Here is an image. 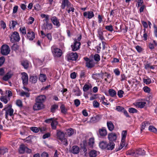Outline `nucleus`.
Returning <instances> with one entry per match:
<instances>
[{"label": "nucleus", "mask_w": 157, "mask_h": 157, "mask_svg": "<svg viewBox=\"0 0 157 157\" xmlns=\"http://www.w3.org/2000/svg\"><path fill=\"white\" fill-rule=\"evenodd\" d=\"M18 7L17 6H15L13 7V14L17 12L18 9Z\"/></svg>", "instance_id": "nucleus-63"}, {"label": "nucleus", "mask_w": 157, "mask_h": 157, "mask_svg": "<svg viewBox=\"0 0 157 157\" xmlns=\"http://www.w3.org/2000/svg\"><path fill=\"white\" fill-rule=\"evenodd\" d=\"M80 151L79 147L77 146L74 145L72 147L70 150V151L72 153L74 154H78Z\"/></svg>", "instance_id": "nucleus-20"}, {"label": "nucleus", "mask_w": 157, "mask_h": 157, "mask_svg": "<svg viewBox=\"0 0 157 157\" xmlns=\"http://www.w3.org/2000/svg\"><path fill=\"white\" fill-rule=\"evenodd\" d=\"M101 103L105 105H107L109 104V102L106 100V99H102Z\"/></svg>", "instance_id": "nucleus-57"}, {"label": "nucleus", "mask_w": 157, "mask_h": 157, "mask_svg": "<svg viewBox=\"0 0 157 157\" xmlns=\"http://www.w3.org/2000/svg\"><path fill=\"white\" fill-rule=\"evenodd\" d=\"M60 140L62 143L65 145H68L67 141V139L64 137L62 139Z\"/></svg>", "instance_id": "nucleus-56"}, {"label": "nucleus", "mask_w": 157, "mask_h": 157, "mask_svg": "<svg viewBox=\"0 0 157 157\" xmlns=\"http://www.w3.org/2000/svg\"><path fill=\"white\" fill-rule=\"evenodd\" d=\"M21 95L22 96H25L26 97H29V94L28 92H26L23 91L21 92Z\"/></svg>", "instance_id": "nucleus-53"}, {"label": "nucleus", "mask_w": 157, "mask_h": 157, "mask_svg": "<svg viewBox=\"0 0 157 157\" xmlns=\"http://www.w3.org/2000/svg\"><path fill=\"white\" fill-rule=\"evenodd\" d=\"M83 15L85 17L89 19H91L94 16L93 12L91 11L84 12Z\"/></svg>", "instance_id": "nucleus-17"}, {"label": "nucleus", "mask_w": 157, "mask_h": 157, "mask_svg": "<svg viewBox=\"0 0 157 157\" xmlns=\"http://www.w3.org/2000/svg\"><path fill=\"white\" fill-rule=\"evenodd\" d=\"M26 37L29 40H33L35 38V34L31 29H29L27 30Z\"/></svg>", "instance_id": "nucleus-10"}, {"label": "nucleus", "mask_w": 157, "mask_h": 157, "mask_svg": "<svg viewBox=\"0 0 157 157\" xmlns=\"http://www.w3.org/2000/svg\"><path fill=\"white\" fill-rule=\"evenodd\" d=\"M149 130L151 132H156L157 131L156 128L153 126H150L149 127Z\"/></svg>", "instance_id": "nucleus-48"}, {"label": "nucleus", "mask_w": 157, "mask_h": 157, "mask_svg": "<svg viewBox=\"0 0 157 157\" xmlns=\"http://www.w3.org/2000/svg\"><path fill=\"white\" fill-rule=\"evenodd\" d=\"M74 103L75 106L76 107H78L80 104V101L79 100L76 99L74 100Z\"/></svg>", "instance_id": "nucleus-61"}, {"label": "nucleus", "mask_w": 157, "mask_h": 157, "mask_svg": "<svg viewBox=\"0 0 157 157\" xmlns=\"http://www.w3.org/2000/svg\"><path fill=\"white\" fill-rule=\"evenodd\" d=\"M58 122L56 120H53L51 123V126L52 129H56V126L58 124Z\"/></svg>", "instance_id": "nucleus-32"}, {"label": "nucleus", "mask_w": 157, "mask_h": 157, "mask_svg": "<svg viewBox=\"0 0 157 157\" xmlns=\"http://www.w3.org/2000/svg\"><path fill=\"white\" fill-rule=\"evenodd\" d=\"M128 112L130 113H137L138 110L134 108L131 107L128 109Z\"/></svg>", "instance_id": "nucleus-43"}, {"label": "nucleus", "mask_w": 157, "mask_h": 157, "mask_svg": "<svg viewBox=\"0 0 157 157\" xmlns=\"http://www.w3.org/2000/svg\"><path fill=\"white\" fill-rule=\"evenodd\" d=\"M144 82L146 84H149L151 82V80L150 78L145 79H144Z\"/></svg>", "instance_id": "nucleus-60"}, {"label": "nucleus", "mask_w": 157, "mask_h": 157, "mask_svg": "<svg viewBox=\"0 0 157 157\" xmlns=\"http://www.w3.org/2000/svg\"><path fill=\"white\" fill-rule=\"evenodd\" d=\"M23 140L25 142H26L27 143H30L31 142V139L30 136H29L26 138L23 139Z\"/></svg>", "instance_id": "nucleus-49"}, {"label": "nucleus", "mask_w": 157, "mask_h": 157, "mask_svg": "<svg viewBox=\"0 0 157 157\" xmlns=\"http://www.w3.org/2000/svg\"><path fill=\"white\" fill-rule=\"evenodd\" d=\"M37 77L36 76H31L29 78L30 81L33 83H36L37 81Z\"/></svg>", "instance_id": "nucleus-34"}, {"label": "nucleus", "mask_w": 157, "mask_h": 157, "mask_svg": "<svg viewBox=\"0 0 157 157\" xmlns=\"http://www.w3.org/2000/svg\"><path fill=\"white\" fill-rule=\"evenodd\" d=\"M116 110L118 112H123L124 108L122 106H118L116 107Z\"/></svg>", "instance_id": "nucleus-51"}, {"label": "nucleus", "mask_w": 157, "mask_h": 157, "mask_svg": "<svg viewBox=\"0 0 157 157\" xmlns=\"http://www.w3.org/2000/svg\"><path fill=\"white\" fill-rule=\"evenodd\" d=\"M30 130L34 132L37 133L39 131V128L32 127L30 128Z\"/></svg>", "instance_id": "nucleus-45"}, {"label": "nucleus", "mask_w": 157, "mask_h": 157, "mask_svg": "<svg viewBox=\"0 0 157 157\" xmlns=\"http://www.w3.org/2000/svg\"><path fill=\"white\" fill-rule=\"evenodd\" d=\"M0 22L1 27L3 29H5L6 28V23L2 20Z\"/></svg>", "instance_id": "nucleus-58"}, {"label": "nucleus", "mask_w": 157, "mask_h": 157, "mask_svg": "<svg viewBox=\"0 0 157 157\" xmlns=\"http://www.w3.org/2000/svg\"><path fill=\"white\" fill-rule=\"evenodd\" d=\"M94 143V138H90L88 143V147L91 148H93Z\"/></svg>", "instance_id": "nucleus-29"}, {"label": "nucleus", "mask_w": 157, "mask_h": 157, "mask_svg": "<svg viewBox=\"0 0 157 157\" xmlns=\"http://www.w3.org/2000/svg\"><path fill=\"white\" fill-rule=\"evenodd\" d=\"M81 43L79 42H77L76 39H74V42L73 44L71 45V47L72 51H76L79 49Z\"/></svg>", "instance_id": "nucleus-8"}, {"label": "nucleus", "mask_w": 157, "mask_h": 157, "mask_svg": "<svg viewBox=\"0 0 157 157\" xmlns=\"http://www.w3.org/2000/svg\"><path fill=\"white\" fill-rule=\"evenodd\" d=\"M58 108V105L56 104L52 105L51 107V112L52 113H55Z\"/></svg>", "instance_id": "nucleus-35"}, {"label": "nucleus", "mask_w": 157, "mask_h": 157, "mask_svg": "<svg viewBox=\"0 0 157 157\" xmlns=\"http://www.w3.org/2000/svg\"><path fill=\"white\" fill-rule=\"evenodd\" d=\"M10 48L8 45L4 44L2 46L1 51V53L2 55L6 56L10 53Z\"/></svg>", "instance_id": "nucleus-6"}, {"label": "nucleus", "mask_w": 157, "mask_h": 157, "mask_svg": "<svg viewBox=\"0 0 157 157\" xmlns=\"http://www.w3.org/2000/svg\"><path fill=\"white\" fill-rule=\"evenodd\" d=\"M52 52L54 55L57 57H60L62 54V52L61 49L53 46L51 48Z\"/></svg>", "instance_id": "nucleus-4"}, {"label": "nucleus", "mask_w": 157, "mask_h": 157, "mask_svg": "<svg viewBox=\"0 0 157 157\" xmlns=\"http://www.w3.org/2000/svg\"><path fill=\"white\" fill-rule=\"evenodd\" d=\"M45 37L48 39L49 40V42L52 41V34L51 33H48L45 35Z\"/></svg>", "instance_id": "nucleus-52"}, {"label": "nucleus", "mask_w": 157, "mask_h": 157, "mask_svg": "<svg viewBox=\"0 0 157 157\" xmlns=\"http://www.w3.org/2000/svg\"><path fill=\"white\" fill-rule=\"evenodd\" d=\"M127 134V132L126 130H124L121 133L122 135V140H125Z\"/></svg>", "instance_id": "nucleus-44"}, {"label": "nucleus", "mask_w": 157, "mask_h": 157, "mask_svg": "<svg viewBox=\"0 0 157 157\" xmlns=\"http://www.w3.org/2000/svg\"><path fill=\"white\" fill-rule=\"evenodd\" d=\"M0 94L1 96L0 98H6V93L5 91H3L2 90L0 89Z\"/></svg>", "instance_id": "nucleus-40"}, {"label": "nucleus", "mask_w": 157, "mask_h": 157, "mask_svg": "<svg viewBox=\"0 0 157 157\" xmlns=\"http://www.w3.org/2000/svg\"><path fill=\"white\" fill-rule=\"evenodd\" d=\"M11 22L12 28L13 29H14L15 27V26L17 24V21H12Z\"/></svg>", "instance_id": "nucleus-62"}, {"label": "nucleus", "mask_w": 157, "mask_h": 157, "mask_svg": "<svg viewBox=\"0 0 157 157\" xmlns=\"http://www.w3.org/2000/svg\"><path fill=\"white\" fill-rule=\"evenodd\" d=\"M16 105L19 107H21L23 106L22 101L20 99H17L16 101Z\"/></svg>", "instance_id": "nucleus-47"}, {"label": "nucleus", "mask_w": 157, "mask_h": 157, "mask_svg": "<svg viewBox=\"0 0 157 157\" xmlns=\"http://www.w3.org/2000/svg\"><path fill=\"white\" fill-rule=\"evenodd\" d=\"M42 27L43 29L50 30L52 28L53 25L51 23L48 22L43 24Z\"/></svg>", "instance_id": "nucleus-16"}, {"label": "nucleus", "mask_w": 157, "mask_h": 157, "mask_svg": "<svg viewBox=\"0 0 157 157\" xmlns=\"http://www.w3.org/2000/svg\"><path fill=\"white\" fill-rule=\"evenodd\" d=\"M99 75L103 79L104 78L105 81L108 82L107 79L110 78V75L106 72L102 73L99 74Z\"/></svg>", "instance_id": "nucleus-18"}, {"label": "nucleus", "mask_w": 157, "mask_h": 157, "mask_svg": "<svg viewBox=\"0 0 157 157\" xmlns=\"http://www.w3.org/2000/svg\"><path fill=\"white\" fill-rule=\"evenodd\" d=\"M107 142L102 141L99 144V146L102 149H106L107 147Z\"/></svg>", "instance_id": "nucleus-25"}, {"label": "nucleus", "mask_w": 157, "mask_h": 157, "mask_svg": "<svg viewBox=\"0 0 157 157\" xmlns=\"http://www.w3.org/2000/svg\"><path fill=\"white\" fill-rule=\"evenodd\" d=\"M83 59L86 62V66L87 68H91L94 66L95 63L92 59L87 57H84Z\"/></svg>", "instance_id": "nucleus-5"}, {"label": "nucleus", "mask_w": 157, "mask_h": 157, "mask_svg": "<svg viewBox=\"0 0 157 157\" xmlns=\"http://www.w3.org/2000/svg\"><path fill=\"white\" fill-rule=\"evenodd\" d=\"M91 157H95L97 155V151L94 150L91 151L89 153Z\"/></svg>", "instance_id": "nucleus-37"}, {"label": "nucleus", "mask_w": 157, "mask_h": 157, "mask_svg": "<svg viewBox=\"0 0 157 157\" xmlns=\"http://www.w3.org/2000/svg\"><path fill=\"white\" fill-rule=\"evenodd\" d=\"M66 133L68 136H71L74 133V129L72 128H70L67 130Z\"/></svg>", "instance_id": "nucleus-36"}, {"label": "nucleus", "mask_w": 157, "mask_h": 157, "mask_svg": "<svg viewBox=\"0 0 157 157\" xmlns=\"http://www.w3.org/2000/svg\"><path fill=\"white\" fill-rule=\"evenodd\" d=\"M78 57V55L76 53H71L67 56V59L68 60H72L73 61H75L77 59Z\"/></svg>", "instance_id": "nucleus-13"}, {"label": "nucleus", "mask_w": 157, "mask_h": 157, "mask_svg": "<svg viewBox=\"0 0 157 157\" xmlns=\"http://www.w3.org/2000/svg\"><path fill=\"white\" fill-rule=\"evenodd\" d=\"M124 94V92L122 90H119L118 91L117 95L119 98H122L123 97V94Z\"/></svg>", "instance_id": "nucleus-50"}, {"label": "nucleus", "mask_w": 157, "mask_h": 157, "mask_svg": "<svg viewBox=\"0 0 157 157\" xmlns=\"http://www.w3.org/2000/svg\"><path fill=\"white\" fill-rule=\"evenodd\" d=\"M145 152L144 150L141 148L137 149L135 151L133 150L128 151L127 154L135 156H138L139 155H143L145 154Z\"/></svg>", "instance_id": "nucleus-2"}, {"label": "nucleus", "mask_w": 157, "mask_h": 157, "mask_svg": "<svg viewBox=\"0 0 157 157\" xmlns=\"http://www.w3.org/2000/svg\"><path fill=\"white\" fill-rule=\"evenodd\" d=\"M45 99H36V103L33 106V109L34 110H38L44 108L43 103L44 102Z\"/></svg>", "instance_id": "nucleus-1"}, {"label": "nucleus", "mask_w": 157, "mask_h": 157, "mask_svg": "<svg viewBox=\"0 0 157 157\" xmlns=\"http://www.w3.org/2000/svg\"><path fill=\"white\" fill-rule=\"evenodd\" d=\"M105 28L108 31L111 32H112L113 30V26L111 25L106 26H105Z\"/></svg>", "instance_id": "nucleus-55"}, {"label": "nucleus", "mask_w": 157, "mask_h": 157, "mask_svg": "<svg viewBox=\"0 0 157 157\" xmlns=\"http://www.w3.org/2000/svg\"><path fill=\"white\" fill-rule=\"evenodd\" d=\"M115 144L113 142H107L106 149L109 150H113Z\"/></svg>", "instance_id": "nucleus-23"}, {"label": "nucleus", "mask_w": 157, "mask_h": 157, "mask_svg": "<svg viewBox=\"0 0 157 157\" xmlns=\"http://www.w3.org/2000/svg\"><path fill=\"white\" fill-rule=\"evenodd\" d=\"M107 132L106 128L105 127H102L99 129V134L100 137L104 138L107 135Z\"/></svg>", "instance_id": "nucleus-12"}, {"label": "nucleus", "mask_w": 157, "mask_h": 157, "mask_svg": "<svg viewBox=\"0 0 157 157\" xmlns=\"http://www.w3.org/2000/svg\"><path fill=\"white\" fill-rule=\"evenodd\" d=\"M22 75L21 78L22 80V83L24 86L28 84V76L27 73L25 72H22Z\"/></svg>", "instance_id": "nucleus-9"}, {"label": "nucleus", "mask_w": 157, "mask_h": 157, "mask_svg": "<svg viewBox=\"0 0 157 157\" xmlns=\"http://www.w3.org/2000/svg\"><path fill=\"white\" fill-rule=\"evenodd\" d=\"M6 93V97H10L12 96V93L11 91L9 90H6L5 91Z\"/></svg>", "instance_id": "nucleus-59"}, {"label": "nucleus", "mask_w": 157, "mask_h": 157, "mask_svg": "<svg viewBox=\"0 0 157 157\" xmlns=\"http://www.w3.org/2000/svg\"><path fill=\"white\" fill-rule=\"evenodd\" d=\"M19 30L21 33H22V35L25 36L27 34L25 28V26L20 27L19 29Z\"/></svg>", "instance_id": "nucleus-38"}, {"label": "nucleus", "mask_w": 157, "mask_h": 157, "mask_svg": "<svg viewBox=\"0 0 157 157\" xmlns=\"http://www.w3.org/2000/svg\"><path fill=\"white\" fill-rule=\"evenodd\" d=\"M21 65L24 68L27 69L29 67V63L27 61H24L21 63Z\"/></svg>", "instance_id": "nucleus-46"}, {"label": "nucleus", "mask_w": 157, "mask_h": 157, "mask_svg": "<svg viewBox=\"0 0 157 157\" xmlns=\"http://www.w3.org/2000/svg\"><path fill=\"white\" fill-rule=\"evenodd\" d=\"M104 31H101L99 32V37L101 41L102 44H100L99 46V48L100 49L102 48V50L105 49V44H106L105 41V39L103 36V32Z\"/></svg>", "instance_id": "nucleus-7"}, {"label": "nucleus", "mask_w": 157, "mask_h": 157, "mask_svg": "<svg viewBox=\"0 0 157 157\" xmlns=\"http://www.w3.org/2000/svg\"><path fill=\"white\" fill-rule=\"evenodd\" d=\"M92 86L91 85H90L87 84H85L83 88V90L84 91H88L90 88H91Z\"/></svg>", "instance_id": "nucleus-42"}, {"label": "nucleus", "mask_w": 157, "mask_h": 157, "mask_svg": "<svg viewBox=\"0 0 157 157\" xmlns=\"http://www.w3.org/2000/svg\"><path fill=\"white\" fill-rule=\"evenodd\" d=\"M109 95L112 97H115L117 96V92L113 89H110L108 91Z\"/></svg>", "instance_id": "nucleus-27"}, {"label": "nucleus", "mask_w": 157, "mask_h": 157, "mask_svg": "<svg viewBox=\"0 0 157 157\" xmlns=\"http://www.w3.org/2000/svg\"><path fill=\"white\" fill-rule=\"evenodd\" d=\"M3 110L5 111L6 113L11 117L13 115L14 110L11 108L8 109L7 108H5L2 109V111Z\"/></svg>", "instance_id": "nucleus-19"}, {"label": "nucleus", "mask_w": 157, "mask_h": 157, "mask_svg": "<svg viewBox=\"0 0 157 157\" xmlns=\"http://www.w3.org/2000/svg\"><path fill=\"white\" fill-rule=\"evenodd\" d=\"M8 149L5 147H0V155H3L6 153L8 152Z\"/></svg>", "instance_id": "nucleus-30"}, {"label": "nucleus", "mask_w": 157, "mask_h": 157, "mask_svg": "<svg viewBox=\"0 0 157 157\" xmlns=\"http://www.w3.org/2000/svg\"><path fill=\"white\" fill-rule=\"evenodd\" d=\"M146 103L144 102H139L133 103V105L136 107L140 108H142L145 106Z\"/></svg>", "instance_id": "nucleus-22"}, {"label": "nucleus", "mask_w": 157, "mask_h": 157, "mask_svg": "<svg viewBox=\"0 0 157 157\" xmlns=\"http://www.w3.org/2000/svg\"><path fill=\"white\" fill-rule=\"evenodd\" d=\"M108 138L110 141H115L117 138V135L114 133H110L108 134Z\"/></svg>", "instance_id": "nucleus-15"}, {"label": "nucleus", "mask_w": 157, "mask_h": 157, "mask_svg": "<svg viewBox=\"0 0 157 157\" xmlns=\"http://www.w3.org/2000/svg\"><path fill=\"white\" fill-rule=\"evenodd\" d=\"M107 125L108 129L110 131H112L114 128V126L112 122L111 121H108L107 123Z\"/></svg>", "instance_id": "nucleus-28"}, {"label": "nucleus", "mask_w": 157, "mask_h": 157, "mask_svg": "<svg viewBox=\"0 0 157 157\" xmlns=\"http://www.w3.org/2000/svg\"><path fill=\"white\" fill-rule=\"evenodd\" d=\"M47 79L46 75L45 74H40L39 77V80L42 82L45 81Z\"/></svg>", "instance_id": "nucleus-31"}, {"label": "nucleus", "mask_w": 157, "mask_h": 157, "mask_svg": "<svg viewBox=\"0 0 157 157\" xmlns=\"http://www.w3.org/2000/svg\"><path fill=\"white\" fill-rule=\"evenodd\" d=\"M51 20L54 25L56 26V27L58 28L60 26L59 20L56 16H54L52 17Z\"/></svg>", "instance_id": "nucleus-11"}, {"label": "nucleus", "mask_w": 157, "mask_h": 157, "mask_svg": "<svg viewBox=\"0 0 157 157\" xmlns=\"http://www.w3.org/2000/svg\"><path fill=\"white\" fill-rule=\"evenodd\" d=\"M57 136L58 138L60 140L65 137L64 133L60 130H57Z\"/></svg>", "instance_id": "nucleus-21"}, {"label": "nucleus", "mask_w": 157, "mask_h": 157, "mask_svg": "<svg viewBox=\"0 0 157 157\" xmlns=\"http://www.w3.org/2000/svg\"><path fill=\"white\" fill-rule=\"evenodd\" d=\"M10 41L13 43L19 41L20 37L19 33L17 31L12 32L10 36Z\"/></svg>", "instance_id": "nucleus-3"}, {"label": "nucleus", "mask_w": 157, "mask_h": 157, "mask_svg": "<svg viewBox=\"0 0 157 157\" xmlns=\"http://www.w3.org/2000/svg\"><path fill=\"white\" fill-rule=\"evenodd\" d=\"M5 61V58L4 56L0 57V67L1 66Z\"/></svg>", "instance_id": "nucleus-54"}, {"label": "nucleus", "mask_w": 157, "mask_h": 157, "mask_svg": "<svg viewBox=\"0 0 157 157\" xmlns=\"http://www.w3.org/2000/svg\"><path fill=\"white\" fill-rule=\"evenodd\" d=\"M12 75V74H11L9 72H8L3 77L2 80L4 81H7L9 79L11 78Z\"/></svg>", "instance_id": "nucleus-26"}, {"label": "nucleus", "mask_w": 157, "mask_h": 157, "mask_svg": "<svg viewBox=\"0 0 157 157\" xmlns=\"http://www.w3.org/2000/svg\"><path fill=\"white\" fill-rule=\"evenodd\" d=\"M149 124V122L148 121H145L144 122H143L141 125V131H142L143 130H144L145 128V126L147 125H148Z\"/></svg>", "instance_id": "nucleus-41"}, {"label": "nucleus", "mask_w": 157, "mask_h": 157, "mask_svg": "<svg viewBox=\"0 0 157 157\" xmlns=\"http://www.w3.org/2000/svg\"><path fill=\"white\" fill-rule=\"evenodd\" d=\"M71 4V3L68 0H63L62 4L61 6V8L62 9H64L66 6L67 7H70Z\"/></svg>", "instance_id": "nucleus-14"}, {"label": "nucleus", "mask_w": 157, "mask_h": 157, "mask_svg": "<svg viewBox=\"0 0 157 157\" xmlns=\"http://www.w3.org/2000/svg\"><path fill=\"white\" fill-rule=\"evenodd\" d=\"M82 143L83 144H82V146H81V148L83 151L85 152L87 151L86 149L87 143L86 140H84L83 141Z\"/></svg>", "instance_id": "nucleus-33"}, {"label": "nucleus", "mask_w": 157, "mask_h": 157, "mask_svg": "<svg viewBox=\"0 0 157 157\" xmlns=\"http://www.w3.org/2000/svg\"><path fill=\"white\" fill-rule=\"evenodd\" d=\"M26 146L24 144H21L20 145L19 149V152L20 154H24L25 152V149Z\"/></svg>", "instance_id": "nucleus-24"}, {"label": "nucleus", "mask_w": 157, "mask_h": 157, "mask_svg": "<svg viewBox=\"0 0 157 157\" xmlns=\"http://www.w3.org/2000/svg\"><path fill=\"white\" fill-rule=\"evenodd\" d=\"M60 109L61 110V112L64 114H66L67 111V109L65 108V106L64 105H62L60 107Z\"/></svg>", "instance_id": "nucleus-39"}, {"label": "nucleus", "mask_w": 157, "mask_h": 157, "mask_svg": "<svg viewBox=\"0 0 157 157\" xmlns=\"http://www.w3.org/2000/svg\"><path fill=\"white\" fill-rule=\"evenodd\" d=\"M144 90L146 92L149 93L150 91V89L147 86H145L143 88Z\"/></svg>", "instance_id": "nucleus-64"}]
</instances>
